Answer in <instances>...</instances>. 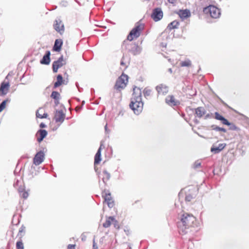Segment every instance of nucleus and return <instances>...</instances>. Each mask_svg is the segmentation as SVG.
I'll return each mask as SVG.
<instances>
[{"instance_id": "1", "label": "nucleus", "mask_w": 249, "mask_h": 249, "mask_svg": "<svg viewBox=\"0 0 249 249\" xmlns=\"http://www.w3.org/2000/svg\"><path fill=\"white\" fill-rule=\"evenodd\" d=\"M143 106L141 89L138 87H135L133 88V92L129 107L135 114L139 115L142 110Z\"/></svg>"}, {"instance_id": "2", "label": "nucleus", "mask_w": 249, "mask_h": 249, "mask_svg": "<svg viewBox=\"0 0 249 249\" xmlns=\"http://www.w3.org/2000/svg\"><path fill=\"white\" fill-rule=\"evenodd\" d=\"M197 226V220L192 214L183 213L180 215L179 221L178 222V227L182 232H184V231L186 229L194 228Z\"/></svg>"}, {"instance_id": "3", "label": "nucleus", "mask_w": 249, "mask_h": 249, "mask_svg": "<svg viewBox=\"0 0 249 249\" xmlns=\"http://www.w3.org/2000/svg\"><path fill=\"white\" fill-rule=\"evenodd\" d=\"M183 191L185 194V200L190 202L196 197L198 192V188L196 186L191 185L185 187Z\"/></svg>"}, {"instance_id": "4", "label": "nucleus", "mask_w": 249, "mask_h": 249, "mask_svg": "<svg viewBox=\"0 0 249 249\" xmlns=\"http://www.w3.org/2000/svg\"><path fill=\"white\" fill-rule=\"evenodd\" d=\"M203 12L207 16L213 18H219L221 15L220 10L213 5H210L204 8Z\"/></svg>"}, {"instance_id": "5", "label": "nucleus", "mask_w": 249, "mask_h": 249, "mask_svg": "<svg viewBox=\"0 0 249 249\" xmlns=\"http://www.w3.org/2000/svg\"><path fill=\"white\" fill-rule=\"evenodd\" d=\"M123 47L134 55L140 54L142 51V48L136 43H131L130 41H124Z\"/></svg>"}, {"instance_id": "6", "label": "nucleus", "mask_w": 249, "mask_h": 249, "mask_svg": "<svg viewBox=\"0 0 249 249\" xmlns=\"http://www.w3.org/2000/svg\"><path fill=\"white\" fill-rule=\"evenodd\" d=\"M128 82V76L123 73L116 80L114 88L118 91H121L126 87Z\"/></svg>"}, {"instance_id": "7", "label": "nucleus", "mask_w": 249, "mask_h": 249, "mask_svg": "<svg viewBox=\"0 0 249 249\" xmlns=\"http://www.w3.org/2000/svg\"><path fill=\"white\" fill-rule=\"evenodd\" d=\"M215 119L221 121V123L225 125L230 126L229 129L231 130L240 131V129L236 126L234 124L230 123L227 119H225L224 117L221 115L219 113L216 112L214 113Z\"/></svg>"}, {"instance_id": "8", "label": "nucleus", "mask_w": 249, "mask_h": 249, "mask_svg": "<svg viewBox=\"0 0 249 249\" xmlns=\"http://www.w3.org/2000/svg\"><path fill=\"white\" fill-rule=\"evenodd\" d=\"M143 29L142 25H137L130 32L127 36V39L128 41H131L134 38H137L140 36V32Z\"/></svg>"}, {"instance_id": "9", "label": "nucleus", "mask_w": 249, "mask_h": 249, "mask_svg": "<svg viewBox=\"0 0 249 249\" xmlns=\"http://www.w3.org/2000/svg\"><path fill=\"white\" fill-rule=\"evenodd\" d=\"M162 17L163 12L161 8H156L152 10L151 18L154 21H159L162 18Z\"/></svg>"}, {"instance_id": "10", "label": "nucleus", "mask_w": 249, "mask_h": 249, "mask_svg": "<svg viewBox=\"0 0 249 249\" xmlns=\"http://www.w3.org/2000/svg\"><path fill=\"white\" fill-rule=\"evenodd\" d=\"M65 64L66 61L64 59L63 56H61L57 60L54 61L53 63V72H56L58 69L65 65Z\"/></svg>"}, {"instance_id": "11", "label": "nucleus", "mask_w": 249, "mask_h": 249, "mask_svg": "<svg viewBox=\"0 0 249 249\" xmlns=\"http://www.w3.org/2000/svg\"><path fill=\"white\" fill-rule=\"evenodd\" d=\"M45 155L43 151H40L37 152L34 158V163L36 165L40 164L44 160Z\"/></svg>"}, {"instance_id": "12", "label": "nucleus", "mask_w": 249, "mask_h": 249, "mask_svg": "<svg viewBox=\"0 0 249 249\" xmlns=\"http://www.w3.org/2000/svg\"><path fill=\"white\" fill-rule=\"evenodd\" d=\"M10 88L9 82H2L0 86V96H4L8 92Z\"/></svg>"}, {"instance_id": "13", "label": "nucleus", "mask_w": 249, "mask_h": 249, "mask_svg": "<svg viewBox=\"0 0 249 249\" xmlns=\"http://www.w3.org/2000/svg\"><path fill=\"white\" fill-rule=\"evenodd\" d=\"M171 31V22L169 23L168 26L166 30L161 33V37L162 39L164 40H166L169 42L170 41L171 39V34L170 33Z\"/></svg>"}, {"instance_id": "14", "label": "nucleus", "mask_w": 249, "mask_h": 249, "mask_svg": "<svg viewBox=\"0 0 249 249\" xmlns=\"http://www.w3.org/2000/svg\"><path fill=\"white\" fill-rule=\"evenodd\" d=\"M175 13H176L182 20L189 18L191 15L190 11L187 9L175 11Z\"/></svg>"}, {"instance_id": "15", "label": "nucleus", "mask_w": 249, "mask_h": 249, "mask_svg": "<svg viewBox=\"0 0 249 249\" xmlns=\"http://www.w3.org/2000/svg\"><path fill=\"white\" fill-rule=\"evenodd\" d=\"M54 29L60 34H62L64 31V25L62 21L59 19H56L53 24Z\"/></svg>"}, {"instance_id": "16", "label": "nucleus", "mask_w": 249, "mask_h": 249, "mask_svg": "<svg viewBox=\"0 0 249 249\" xmlns=\"http://www.w3.org/2000/svg\"><path fill=\"white\" fill-rule=\"evenodd\" d=\"M104 197L105 201L107 203V206L109 208H112L114 206V201L112 198L110 193L109 191H107L103 195Z\"/></svg>"}, {"instance_id": "17", "label": "nucleus", "mask_w": 249, "mask_h": 249, "mask_svg": "<svg viewBox=\"0 0 249 249\" xmlns=\"http://www.w3.org/2000/svg\"><path fill=\"white\" fill-rule=\"evenodd\" d=\"M65 114L63 113L62 110H56L54 115V119L56 123H62L64 120Z\"/></svg>"}, {"instance_id": "18", "label": "nucleus", "mask_w": 249, "mask_h": 249, "mask_svg": "<svg viewBox=\"0 0 249 249\" xmlns=\"http://www.w3.org/2000/svg\"><path fill=\"white\" fill-rule=\"evenodd\" d=\"M159 94L164 95L167 93L169 88L163 84H160L156 88Z\"/></svg>"}, {"instance_id": "19", "label": "nucleus", "mask_w": 249, "mask_h": 249, "mask_svg": "<svg viewBox=\"0 0 249 249\" xmlns=\"http://www.w3.org/2000/svg\"><path fill=\"white\" fill-rule=\"evenodd\" d=\"M226 146L225 143H220L218 146L213 145L211 148V151L214 154L218 153L222 151Z\"/></svg>"}, {"instance_id": "20", "label": "nucleus", "mask_w": 249, "mask_h": 249, "mask_svg": "<svg viewBox=\"0 0 249 249\" xmlns=\"http://www.w3.org/2000/svg\"><path fill=\"white\" fill-rule=\"evenodd\" d=\"M50 52L48 51L43 56L42 59L40 60V63L44 65H49L50 63Z\"/></svg>"}, {"instance_id": "21", "label": "nucleus", "mask_w": 249, "mask_h": 249, "mask_svg": "<svg viewBox=\"0 0 249 249\" xmlns=\"http://www.w3.org/2000/svg\"><path fill=\"white\" fill-rule=\"evenodd\" d=\"M100 178H102V180L104 183H106L110 178V175L106 170H104L102 173L99 176Z\"/></svg>"}, {"instance_id": "22", "label": "nucleus", "mask_w": 249, "mask_h": 249, "mask_svg": "<svg viewBox=\"0 0 249 249\" xmlns=\"http://www.w3.org/2000/svg\"><path fill=\"white\" fill-rule=\"evenodd\" d=\"M36 116L41 119L46 118L48 114L44 112V109L43 108H39L36 112Z\"/></svg>"}, {"instance_id": "23", "label": "nucleus", "mask_w": 249, "mask_h": 249, "mask_svg": "<svg viewBox=\"0 0 249 249\" xmlns=\"http://www.w3.org/2000/svg\"><path fill=\"white\" fill-rule=\"evenodd\" d=\"M195 112L198 118H201L205 114L206 110L203 107H200L195 109Z\"/></svg>"}, {"instance_id": "24", "label": "nucleus", "mask_w": 249, "mask_h": 249, "mask_svg": "<svg viewBox=\"0 0 249 249\" xmlns=\"http://www.w3.org/2000/svg\"><path fill=\"white\" fill-rule=\"evenodd\" d=\"M37 133L39 134V137L37 138V141L40 142L47 136V132L45 130L40 129L38 131Z\"/></svg>"}, {"instance_id": "25", "label": "nucleus", "mask_w": 249, "mask_h": 249, "mask_svg": "<svg viewBox=\"0 0 249 249\" xmlns=\"http://www.w3.org/2000/svg\"><path fill=\"white\" fill-rule=\"evenodd\" d=\"M62 41L61 40L56 39L54 42L53 49L55 51L58 52L60 50Z\"/></svg>"}, {"instance_id": "26", "label": "nucleus", "mask_w": 249, "mask_h": 249, "mask_svg": "<svg viewBox=\"0 0 249 249\" xmlns=\"http://www.w3.org/2000/svg\"><path fill=\"white\" fill-rule=\"evenodd\" d=\"M51 97L55 100V103L56 105H57L60 98V94L57 91H53L52 92Z\"/></svg>"}, {"instance_id": "27", "label": "nucleus", "mask_w": 249, "mask_h": 249, "mask_svg": "<svg viewBox=\"0 0 249 249\" xmlns=\"http://www.w3.org/2000/svg\"><path fill=\"white\" fill-rule=\"evenodd\" d=\"M112 220H113V216L108 217L105 222L103 223V226L105 228H108L112 224Z\"/></svg>"}, {"instance_id": "28", "label": "nucleus", "mask_w": 249, "mask_h": 249, "mask_svg": "<svg viewBox=\"0 0 249 249\" xmlns=\"http://www.w3.org/2000/svg\"><path fill=\"white\" fill-rule=\"evenodd\" d=\"M101 151L98 149L94 157V164H98L101 160Z\"/></svg>"}, {"instance_id": "29", "label": "nucleus", "mask_w": 249, "mask_h": 249, "mask_svg": "<svg viewBox=\"0 0 249 249\" xmlns=\"http://www.w3.org/2000/svg\"><path fill=\"white\" fill-rule=\"evenodd\" d=\"M63 82V77L61 74H59L57 76V81L54 84V87L57 88L60 86Z\"/></svg>"}, {"instance_id": "30", "label": "nucleus", "mask_w": 249, "mask_h": 249, "mask_svg": "<svg viewBox=\"0 0 249 249\" xmlns=\"http://www.w3.org/2000/svg\"><path fill=\"white\" fill-rule=\"evenodd\" d=\"M120 64L122 66L124 67V69H125L128 66L129 61L126 60L125 57L123 56L121 59Z\"/></svg>"}, {"instance_id": "31", "label": "nucleus", "mask_w": 249, "mask_h": 249, "mask_svg": "<svg viewBox=\"0 0 249 249\" xmlns=\"http://www.w3.org/2000/svg\"><path fill=\"white\" fill-rule=\"evenodd\" d=\"M191 64V62L189 59L182 61L180 63V65L181 67H190Z\"/></svg>"}, {"instance_id": "32", "label": "nucleus", "mask_w": 249, "mask_h": 249, "mask_svg": "<svg viewBox=\"0 0 249 249\" xmlns=\"http://www.w3.org/2000/svg\"><path fill=\"white\" fill-rule=\"evenodd\" d=\"M10 100L6 99L4 101H3L0 104V112H1L5 107H6V104L7 102H9Z\"/></svg>"}, {"instance_id": "33", "label": "nucleus", "mask_w": 249, "mask_h": 249, "mask_svg": "<svg viewBox=\"0 0 249 249\" xmlns=\"http://www.w3.org/2000/svg\"><path fill=\"white\" fill-rule=\"evenodd\" d=\"M16 248L17 249H24V245L21 239L17 242Z\"/></svg>"}, {"instance_id": "34", "label": "nucleus", "mask_w": 249, "mask_h": 249, "mask_svg": "<svg viewBox=\"0 0 249 249\" xmlns=\"http://www.w3.org/2000/svg\"><path fill=\"white\" fill-rule=\"evenodd\" d=\"M25 227L24 226H23V225L19 228V230L18 235L20 238L23 236V235L22 234V232H24V233L25 232Z\"/></svg>"}, {"instance_id": "35", "label": "nucleus", "mask_w": 249, "mask_h": 249, "mask_svg": "<svg viewBox=\"0 0 249 249\" xmlns=\"http://www.w3.org/2000/svg\"><path fill=\"white\" fill-rule=\"evenodd\" d=\"M143 92L144 96L145 98H146L147 96H150V95L151 94V90L150 89H148L147 88H145L143 90Z\"/></svg>"}, {"instance_id": "36", "label": "nucleus", "mask_w": 249, "mask_h": 249, "mask_svg": "<svg viewBox=\"0 0 249 249\" xmlns=\"http://www.w3.org/2000/svg\"><path fill=\"white\" fill-rule=\"evenodd\" d=\"M165 103L169 106H171V96L168 95L165 99Z\"/></svg>"}, {"instance_id": "37", "label": "nucleus", "mask_w": 249, "mask_h": 249, "mask_svg": "<svg viewBox=\"0 0 249 249\" xmlns=\"http://www.w3.org/2000/svg\"><path fill=\"white\" fill-rule=\"evenodd\" d=\"M179 25V22H178L176 20L172 21V29H175V28L177 29L178 28Z\"/></svg>"}, {"instance_id": "38", "label": "nucleus", "mask_w": 249, "mask_h": 249, "mask_svg": "<svg viewBox=\"0 0 249 249\" xmlns=\"http://www.w3.org/2000/svg\"><path fill=\"white\" fill-rule=\"evenodd\" d=\"M112 224L113 225L115 228L118 229L119 228L118 222L117 220L113 217V220H112Z\"/></svg>"}, {"instance_id": "39", "label": "nucleus", "mask_w": 249, "mask_h": 249, "mask_svg": "<svg viewBox=\"0 0 249 249\" xmlns=\"http://www.w3.org/2000/svg\"><path fill=\"white\" fill-rule=\"evenodd\" d=\"M20 196L23 198L26 199L28 197L29 194H28V192L25 191V192H23L21 194H20Z\"/></svg>"}, {"instance_id": "40", "label": "nucleus", "mask_w": 249, "mask_h": 249, "mask_svg": "<svg viewBox=\"0 0 249 249\" xmlns=\"http://www.w3.org/2000/svg\"><path fill=\"white\" fill-rule=\"evenodd\" d=\"M201 166V163L200 162H196L194 165H193V167L195 169H196V168H198L199 167H200Z\"/></svg>"}, {"instance_id": "41", "label": "nucleus", "mask_w": 249, "mask_h": 249, "mask_svg": "<svg viewBox=\"0 0 249 249\" xmlns=\"http://www.w3.org/2000/svg\"><path fill=\"white\" fill-rule=\"evenodd\" d=\"M216 130L220 131H222V132H226V129L225 128H222V127H216Z\"/></svg>"}, {"instance_id": "42", "label": "nucleus", "mask_w": 249, "mask_h": 249, "mask_svg": "<svg viewBox=\"0 0 249 249\" xmlns=\"http://www.w3.org/2000/svg\"><path fill=\"white\" fill-rule=\"evenodd\" d=\"M75 246L74 245L69 244L68 246L67 249H75Z\"/></svg>"}, {"instance_id": "43", "label": "nucleus", "mask_w": 249, "mask_h": 249, "mask_svg": "<svg viewBox=\"0 0 249 249\" xmlns=\"http://www.w3.org/2000/svg\"><path fill=\"white\" fill-rule=\"evenodd\" d=\"M61 4L63 6H67L68 5V2L66 1H61Z\"/></svg>"}, {"instance_id": "44", "label": "nucleus", "mask_w": 249, "mask_h": 249, "mask_svg": "<svg viewBox=\"0 0 249 249\" xmlns=\"http://www.w3.org/2000/svg\"><path fill=\"white\" fill-rule=\"evenodd\" d=\"M98 249V246L95 242V241L93 240V249Z\"/></svg>"}, {"instance_id": "45", "label": "nucleus", "mask_w": 249, "mask_h": 249, "mask_svg": "<svg viewBox=\"0 0 249 249\" xmlns=\"http://www.w3.org/2000/svg\"><path fill=\"white\" fill-rule=\"evenodd\" d=\"M166 45H167V42H162L161 43V46L163 47V48H165L166 47Z\"/></svg>"}, {"instance_id": "46", "label": "nucleus", "mask_w": 249, "mask_h": 249, "mask_svg": "<svg viewBox=\"0 0 249 249\" xmlns=\"http://www.w3.org/2000/svg\"><path fill=\"white\" fill-rule=\"evenodd\" d=\"M103 148H104V144L102 142H101L100 143V147L98 149H100V151H101V150Z\"/></svg>"}, {"instance_id": "47", "label": "nucleus", "mask_w": 249, "mask_h": 249, "mask_svg": "<svg viewBox=\"0 0 249 249\" xmlns=\"http://www.w3.org/2000/svg\"><path fill=\"white\" fill-rule=\"evenodd\" d=\"M163 56H164V57L168 59V60L169 61H170V56H166V55L165 54H164V53L163 54Z\"/></svg>"}, {"instance_id": "48", "label": "nucleus", "mask_w": 249, "mask_h": 249, "mask_svg": "<svg viewBox=\"0 0 249 249\" xmlns=\"http://www.w3.org/2000/svg\"><path fill=\"white\" fill-rule=\"evenodd\" d=\"M46 126V125L44 124L43 123H41L40 124V127L41 128L45 127Z\"/></svg>"}, {"instance_id": "49", "label": "nucleus", "mask_w": 249, "mask_h": 249, "mask_svg": "<svg viewBox=\"0 0 249 249\" xmlns=\"http://www.w3.org/2000/svg\"><path fill=\"white\" fill-rule=\"evenodd\" d=\"M105 129L106 132L108 133V129H107V124H106V125L105 126Z\"/></svg>"}, {"instance_id": "50", "label": "nucleus", "mask_w": 249, "mask_h": 249, "mask_svg": "<svg viewBox=\"0 0 249 249\" xmlns=\"http://www.w3.org/2000/svg\"><path fill=\"white\" fill-rule=\"evenodd\" d=\"M172 104H173L174 105H176L178 104V103L177 102H175L173 99H172Z\"/></svg>"}, {"instance_id": "51", "label": "nucleus", "mask_w": 249, "mask_h": 249, "mask_svg": "<svg viewBox=\"0 0 249 249\" xmlns=\"http://www.w3.org/2000/svg\"><path fill=\"white\" fill-rule=\"evenodd\" d=\"M168 71H169V72H171V71H172L171 68H169V69H168Z\"/></svg>"}, {"instance_id": "52", "label": "nucleus", "mask_w": 249, "mask_h": 249, "mask_svg": "<svg viewBox=\"0 0 249 249\" xmlns=\"http://www.w3.org/2000/svg\"><path fill=\"white\" fill-rule=\"evenodd\" d=\"M8 75H7V76H6V77H5V79H8Z\"/></svg>"}, {"instance_id": "53", "label": "nucleus", "mask_w": 249, "mask_h": 249, "mask_svg": "<svg viewBox=\"0 0 249 249\" xmlns=\"http://www.w3.org/2000/svg\"><path fill=\"white\" fill-rule=\"evenodd\" d=\"M169 2L171 3V0H168Z\"/></svg>"}, {"instance_id": "54", "label": "nucleus", "mask_w": 249, "mask_h": 249, "mask_svg": "<svg viewBox=\"0 0 249 249\" xmlns=\"http://www.w3.org/2000/svg\"><path fill=\"white\" fill-rule=\"evenodd\" d=\"M209 114H208V115H206V117H207V118L209 117Z\"/></svg>"}, {"instance_id": "55", "label": "nucleus", "mask_w": 249, "mask_h": 249, "mask_svg": "<svg viewBox=\"0 0 249 249\" xmlns=\"http://www.w3.org/2000/svg\"><path fill=\"white\" fill-rule=\"evenodd\" d=\"M18 191H19V192L20 193H21V191L20 189H19V190H18Z\"/></svg>"}, {"instance_id": "56", "label": "nucleus", "mask_w": 249, "mask_h": 249, "mask_svg": "<svg viewBox=\"0 0 249 249\" xmlns=\"http://www.w3.org/2000/svg\"><path fill=\"white\" fill-rule=\"evenodd\" d=\"M75 1L76 2H78L77 0H75Z\"/></svg>"}]
</instances>
